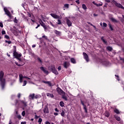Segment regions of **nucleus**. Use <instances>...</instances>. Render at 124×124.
I'll return each mask as SVG.
<instances>
[{
	"instance_id": "obj_1",
	"label": "nucleus",
	"mask_w": 124,
	"mask_h": 124,
	"mask_svg": "<svg viewBox=\"0 0 124 124\" xmlns=\"http://www.w3.org/2000/svg\"><path fill=\"white\" fill-rule=\"evenodd\" d=\"M3 76H4V73L3 71H1L0 72V81L2 90H4V87H5V78H3Z\"/></svg>"
},
{
	"instance_id": "obj_2",
	"label": "nucleus",
	"mask_w": 124,
	"mask_h": 124,
	"mask_svg": "<svg viewBox=\"0 0 124 124\" xmlns=\"http://www.w3.org/2000/svg\"><path fill=\"white\" fill-rule=\"evenodd\" d=\"M14 57L16 58V59H17L19 62H21L22 60L20 58L21 57H22V54H19L17 52H16V49H15L14 50L13 53Z\"/></svg>"
},
{
	"instance_id": "obj_3",
	"label": "nucleus",
	"mask_w": 124,
	"mask_h": 124,
	"mask_svg": "<svg viewBox=\"0 0 124 124\" xmlns=\"http://www.w3.org/2000/svg\"><path fill=\"white\" fill-rule=\"evenodd\" d=\"M50 68L53 73H54L56 75H58V74H59V72H58V71L56 69L55 65H51Z\"/></svg>"
},
{
	"instance_id": "obj_4",
	"label": "nucleus",
	"mask_w": 124,
	"mask_h": 124,
	"mask_svg": "<svg viewBox=\"0 0 124 124\" xmlns=\"http://www.w3.org/2000/svg\"><path fill=\"white\" fill-rule=\"evenodd\" d=\"M112 2L114 3L115 5L118 7V8H121V9H123L124 10V7L121 4L118 3L115 0H112Z\"/></svg>"
},
{
	"instance_id": "obj_5",
	"label": "nucleus",
	"mask_w": 124,
	"mask_h": 124,
	"mask_svg": "<svg viewBox=\"0 0 124 124\" xmlns=\"http://www.w3.org/2000/svg\"><path fill=\"white\" fill-rule=\"evenodd\" d=\"M57 93H58V94L62 95V94H65V92H63L60 87H58L56 89Z\"/></svg>"
},
{
	"instance_id": "obj_6",
	"label": "nucleus",
	"mask_w": 124,
	"mask_h": 124,
	"mask_svg": "<svg viewBox=\"0 0 124 124\" xmlns=\"http://www.w3.org/2000/svg\"><path fill=\"white\" fill-rule=\"evenodd\" d=\"M4 11L6 15L10 18L11 17V13H10V12L6 8H4Z\"/></svg>"
},
{
	"instance_id": "obj_7",
	"label": "nucleus",
	"mask_w": 124,
	"mask_h": 124,
	"mask_svg": "<svg viewBox=\"0 0 124 124\" xmlns=\"http://www.w3.org/2000/svg\"><path fill=\"white\" fill-rule=\"evenodd\" d=\"M40 69L44 72V73H45V74H49V72H48V70L46 69V68H44V67H40Z\"/></svg>"
},
{
	"instance_id": "obj_8",
	"label": "nucleus",
	"mask_w": 124,
	"mask_h": 124,
	"mask_svg": "<svg viewBox=\"0 0 124 124\" xmlns=\"http://www.w3.org/2000/svg\"><path fill=\"white\" fill-rule=\"evenodd\" d=\"M41 22H40V24L42 27H43L45 30V31H46V30H47V26L42 21L41 19H40Z\"/></svg>"
},
{
	"instance_id": "obj_9",
	"label": "nucleus",
	"mask_w": 124,
	"mask_h": 124,
	"mask_svg": "<svg viewBox=\"0 0 124 124\" xmlns=\"http://www.w3.org/2000/svg\"><path fill=\"white\" fill-rule=\"evenodd\" d=\"M83 55L84 56V58L86 61V62H89V56L88 55V54H87V53H86L85 52H83Z\"/></svg>"
},
{
	"instance_id": "obj_10",
	"label": "nucleus",
	"mask_w": 124,
	"mask_h": 124,
	"mask_svg": "<svg viewBox=\"0 0 124 124\" xmlns=\"http://www.w3.org/2000/svg\"><path fill=\"white\" fill-rule=\"evenodd\" d=\"M80 102L81 104H82V105L83 106L85 112L88 113V108H87V107H86V105H85V104H84V102L82 100H80Z\"/></svg>"
},
{
	"instance_id": "obj_11",
	"label": "nucleus",
	"mask_w": 124,
	"mask_h": 124,
	"mask_svg": "<svg viewBox=\"0 0 124 124\" xmlns=\"http://www.w3.org/2000/svg\"><path fill=\"white\" fill-rule=\"evenodd\" d=\"M66 22L68 27H71L72 26V22L69 19L67 18L66 19Z\"/></svg>"
},
{
	"instance_id": "obj_12",
	"label": "nucleus",
	"mask_w": 124,
	"mask_h": 124,
	"mask_svg": "<svg viewBox=\"0 0 124 124\" xmlns=\"http://www.w3.org/2000/svg\"><path fill=\"white\" fill-rule=\"evenodd\" d=\"M51 16L53 17V18H54V19H61V17L55 14H51Z\"/></svg>"
},
{
	"instance_id": "obj_13",
	"label": "nucleus",
	"mask_w": 124,
	"mask_h": 124,
	"mask_svg": "<svg viewBox=\"0 0 124 124\" xmlns=\"http://www.w3.org/2000/svg\"><path fill=\"white\" fill-rule=\"evenodd\" d=\"M43 111L44 113L45 114H48V113H49V109L48 108V107L45 106Z\"/></svg>"
},
{
	"instance_id": "obj_14",
	"label": "nucleus",
	"mask_w": 124,
	"mask_h": 124,
	"mask_svg": "<svg viewBox=\"0 0 124 124\" xmlns=\"http://www.w3.org/2000/svg\"><path fill=\"white\" fill-rule=\"evenodd\" d=\"M63 66L65 68H67V67L69 66V64L68 63V62H65L63 64Z\"/></svg>"
},
{
	"instance_id": "obj_15",
	"label": "nucleus",
	"mask_w": 124,
	"mask_h": 124,
	"mask_svg": "<svg viewBox=\"0 0 124 124\" xmlns=\"http://www.w3.org/2000/svg\"><path fill=\"white\" fill-rule=\"evenodd\" d=\"M43 83H44V84H47L49 87L52 86V83L50 81H43Z\"/></svg>"
},
{
	"instance_id": "obj_16",
	"label": "nucleus",
	"mask_w": 124,
	"mask_h": 124,
	"mask_svg": "<svg viewBox=\"0 0 124 124\" xmlns=\"http://www.w3.org/2000/svg\"><path fill=\"white\" fill-rule=\"evenodd\" d=\"M61 95H62V98L64 99L65 101H67V97L65 96V94H63Z\"/></svg>"
},
{
	"instance_id": "obj_17",
	"label": "nucleus",
	"mask_w": 124,
	"mask_h": 124,
	"mask_svg": "<svg viewBox=\"0 0 124 124\" xmlns=\"http://www.w3.org/2000/svg\"><path fill=\"white\" fill-rule=\"evenodd\" d=\"M54 33L57 35H61L62 34V32L58 31L57 30H54Z\"/></svg>"
},
{
	"instance_id": "obj_18",
	"label": "nucleus",
	"mask_w": 124,
	"mask_h": 124,
	"mask_svg": "<svg viewBox=\"0 0 124 124\" xmlns=\"http://www.w3.org/2000/svg\"><path fill=\"white\" fill-rule=\"evenodd\" d=\"M19 82L20 83L23 82V75L21 74L19 75Z\"/></svg>"
},
{
	"instance_id": "obj_19",
	"label": "nucleus",
	"mask_w": 124,
	"mask_h": 124,
	"mask_svg": "<svg viewBox=\"0 0 124 124\" xmlns=\"http://www.w3.org/2000/svg\"><path fill=\"white\" fill-rule=\"evenodd\" d=\"M34 95H35V94L34 93L33 94H31L29 95V98L30 99H34Z\"/></svg>"
},
{
	"instance_id": "obj_20",
	"label": "nucleus",
	"mask_w": 124,
	"mask_h": 124,
	"mask_svg": "<svg viewBox=\"0 0 124 124\" xmlns=\"http://www.w3.org/2000/svg\"><path fill=\"white\" fill-rule=\"evenodd\" d=\"M110 20L111 21H112V22H113V23H118V20H117V19L114 18L113 17L110 18Z\"/></svg>"
},
{
	"instance_id": "obj_21",
	"label": "nucleus",
	"mask_w": 124,
	"mask_h": 124,
	"mask_svg": "<svg viewBox=\"0 0 124 124\" xmlns=\"http://www.w3.org/2000/svg\"><path fill=\"white\" fill-rule=\"evenodd\" d=\"M47 96H49L50 97H54V95L53 93H46Z\"/></svg>"
},
{
	"instance_id": "obj_22",
	"label": "nucleus",
	"mask_w": 124,
	"mask_h": 124,
	"mask_svg": "<svg viewBox=\"0 0 124 124\" xmlns=\"http://www.w3.org/2000/svg\"><path fill=\"white\" fill-rule=\"evenodd\" d=\"M105 116L106 117H107V118H108V117H109L110 116V113H109V112L108 111H106L105 113Z\"/></svg>"
},
{
	"instance_id": "obj_23",
	"label": "nucleus",
	"mask_w": 124,
	"mask_h": 124,
	"mask_svg": "<svg viewBox=\"0 0 124 124\" xmlns=\"http://www.w3.org/2000/svg\"><path fill=\"white\" fill-rule=\"evenodd\" d=\"M71 62L72 63H76V60H75V59L74 58H71Z\"/></svg>"
},
{
	"instance_id": "obj_24",
	"label": "nucleus",
	"mask_w": 124,
	"mask_h": 124,
	"mask_svg": "<svg viewBox=\"0 0 124 124\" xmlns=\"http://www.w3.org/2000/svg\"><path fill=\"white\" fill-rule=\"evenodd\" d=\"M21 103L24 105L25 107H27V102L24 101H21Z\"/></svg>"
},
{
	"instance_id": "obj_25",
	"label": "nucleus",
	"mask_w": 124,
	"mask_h": 124,
	"mask_svg": "<svg viewBox=\"0 0 124 124\" xmlns=\"http://www.w3.org/2000/svg\"><path fill=\"white\" fill-rule=\"evenodd\" d=\"M114 118L116 119V120L117 121H118V122H119V121H121V118H120V117L119 116H115Z\"/></svg>"
},
{
	"instance_id": "obj_26",
	"label": "nucleus",
	"mask_w": 124,
	"mask_h": 124,
	"mask_svg": "<svg viewBox=\"0 0 124 124\" xmlns=\"http://www.w3.org/2000/svg\"><path fill=\"white\" fill-rule=\"evenodd\" d=\"M104 38V37L103 36L101 37V39L103 41V42L105 43V44H106V43H107V41H105V40Z\"/></svg>"
},
{
	"instance_id": "obj_27",
	"label": "nucleus",
	"mask_w": 124,
	"mask_h": 124,
	"mask_svg": "<svg viewBox=\"0 0 124 124\" xmlns=\"http://www.w3.org/2000/svg\"><path fill=\"white\" fill-rule=\"evenodd\" d=\"M108 26L110 30L114 31V29H113V27H112V24H111V23L108 24Z\"/></svg>"
},
{
	"instance_id": "obj_28",
	"label": "nucleus",
	"mask_w": 124,
	"mask_h": 124,
	"mask_svg": "<svg viewBox=\"0 0 124 124\" xmlns=\"http://www.w3.org/2000/svg\"><path fill=\"white\" fill-rule=\"evenodd\" d=\"M114 112L116 114H120V111H119V109L117 108L114 109Z\"/></svg>"
},
{
	"instance_id": "obj_29",
	"label": "nucleus",
	"mask_w": 124,
	"mask_h": 124,
	"mask_svg": "<svg viewBox=\"0 0 124 124\" xmlns=\"http://www.w3.org/2000/svg\"><path fill=\"white\" fill-rule=\"evenodd\" d=\"M60 105L61 106V107H63L64 106V103H63L62 101L60 102Z\"/></svg>"
},
{
	"instance_id": "obj_30",
	"label": "nucleus",
	"mask_w": 124,
	"mask_h": 124,
	"mask_svg": "<svg viewBox=\"0 0 124 124\" xmlns=\"http://www.w3.org/2000/svg\"><path fill=\"white\" fill-rule=\"evenodd\" d=\"M107 50H108V51H112V50H113V48L111 46H108L107 47Z\"/></svg>"
},
{
	"instance_id": "obj_31",
	"label": "nucleus",
	"mask_w": 124,
	"mask_h": 124,
	"mask_svg": "<svg viewBox=\"0 0 124 124\" xmlns=\"http://www.w3.org/2000/svg\"><path fill=\"white\" fill-rule=\"evenodd\" d=\"M82 8L84 9V10H86V9H87V6H86L85 4H82Z\"/></svg>"
},
{
	"instance_id": "obj_32",
	"label": "nucleus",
	"mask_w": 124,
	"mask_h": 124,
	"mask_svg": "<svg viewBox=\"0 0 124 124\" xmlns=\"http://www.w3.org/2000/svg\"><path fill=\"white\" fill-rule=\"evenodd\" d=\"M64 6L65 8H69V5L68 4H65L64 5Z\"/></svg>"
},
{
	"instance_id": "obj_33",
	"label": "nucleus",
	"mask_w": 124,
	"mask_h": 124,
	"mask_svg": "<svg viewBox=\"0 0 124 124\" xmlns=\"http://www.w3.org/2000/svg\"><path fill=\"white\" fill-rule=\"evenodd\" d=\"M58 25H62V21L60 19H58Z\"/></svg>"
},
{
	"instance_id": "obj_34",
	"label": "nucleus",
	"mask_w": 124,
	"mask_h": 124,
	"mask_svg": "<svg viewBox=\"0 0 124 124\" xmlns=\"http://www.w3.org/2000/svg\"><path fill=\"white\" fill-rule=\"evenodd\" d=\"M103 27H104V28H106V27H107V24H106V23L105 22H104L103 23Z\"/></svg>"
},
{
	"instance_id": "obj_35",
	"label": "nucleus",
	"mask_w": 124,
	"mask_h": 124,
	"mask_svg": "<svg viewBox=\"0 0 124 124\" xmlns=\"http://www.w3.org/2000/svg\"><path fill=\"white\" fill-rule=\"evenodd\" d=\"M64 111H62V112L61 113V116H62V117H64Z\"/></svg>"
},
{
	"instance_id": "obj_36",
	"label": "nucleus",
	"mask_w": 124,
	"mask_h": 124,
	"mask_svg": "<svg viewBox=\"0 0 124 124\" xmlns=\"http://www.w3.org/2000/svg\"><path fill=\"white\" fill-rule=\"evenodd\" d=\"M42 122V119L39 118L38 120V123H39V124H41Z\"/></svg>"
},
{
	"instance_id": "obj_37",
	"label": "nucleus",
	"mask_w": 124,
	"mask_h": 124,
	"mask_svg": "<svg viewBox=\"0 0 124 124\" xmlns=\"http://www.w3.org/2000/svg\"><path fill=\"white\" fill-rule=\"evenodd\" d=\"M26 85H27V81L26 80H24V81H23V86H26Z\"/></svg>"
},
{
	"instance_id": "obj_38",
	"label": "nucleus",
	"mask_w": 124,
	"mask_h": 124,
	"mask_svg": "<svg viewBox=\"0 0 124 124\" xmlns=\"http://www.w3.org/2000/svg\"><path fill=\"white\" fill-rule=\"evenodd\" d=\"M37 60L39 62H40L42 63V60H41V59H40V58L38 57L37 58Z\"/></svg>"
},
{
	"instance_id": "obj_39",
	"label": "nucleus",
	"mask_w": 124,
	"mask_h": 124,
	"mask_svg": "<svg viewBox=\"0 0 124 124\" xmlns=\"http://www.w3.org/2000/svg\"><path fill=\"white\" fill-rule=\"evenodd\" d=\"M22 115L23 117H24L25 116V115H26V112L25 111H23L22 112Z\"/></svg>"
},
{
	"instance_id": "obj_40",
	"label": "nucleus",
	"mask_w": 124,
	"mask_h": 124,
	"mask_svg": "<svg viewBox=\"0 0 124 124\" xmlns=\"http://www.w3.org/2000/svg\"><path fill=\"white\" fill-rule=\"evenodd\" d=\"M5 38H6V39H9V36L7 35H5Z\"/></svg>"
},
{
	"instance_id": "obj_41",
	"label": "nucleus",
	"mask_w": 124,
	"mask_h": 124,
	"mask_svg": "<svg viewBox=\"0 0 124 124\" xmlns=\"http://www.w3.org/2000/svg\"><path fill=\"white\" fill-rule=\"evenodd\" d=\"M5 43H8V44H11V41H8L6 40Z\"/></svg>"
},
{
	"instance_id": "obj_42",
	"label": "nucleus",
	"mask_w": 124,
	"mask_h": 124,
	"mask_svg": "<svg viewBox=\"0 0 124 124\" xmlns=\"http://www.w3.org/2000/svg\"><path fill=\"white\" fill-rule=\"evenodd\" d=\"M1 33L2 34H6V32H5V31H1Z\"/></svg>"
},
{
	"instance_id": "obj_43",
	"label": "nucleus",
	"mask_w": 124,
	"mask_h": 124,
	"mask_svg": "<svg viewBox=\"0 0 124 124\" xmlns=\"http://www.w3.org/2000/svg\"><path fill=\"white\" fill-rule=\"evenodd\" d=\"M93 3L94 4V5H96V6H99V5H98V4H97L96 3L94 2V1H93Z\"/></svg>"
},
{
	"instance_id": "obj_44",
	"label": "nucleus",
	"mask_w": 124,
	"mask_h": 124,
	"mask_svg": "<svg viewBox=\"0 0 124 124\" xmlns=\"http://www.w3.org/2000/svg\"><path fill=\"white\" fill-rule=\"evenodd\" d=\"M0 27L1 28H3V25L2 24V23L0 22Z\"/></svg>"
},
{
	"instance_id": "obj_45",
	"label": "nucleus",
	"mask_w": 124,
	"mask_h": 124,
	"mask_svg": "<svg viewBox=\"0 0 124 124\" xmlns=\"http://www.w3.org/2000/svg\"><path fill=\"white\" fill-rule=\"evenodd\" d=\"M76 3H77L78 4H79L80 2L79 1V0H76Z\"/></svg>"
},
{
	"instance_id": "obj_46",
	"label": "nucleus",
	"mask_w": 124,
	"mask_h": 124,
	"mask_svg": "<svg viewBox=\"0 0 124 124\" xmlns=\"http://www.w3.org/2000/svg\"><path fill=\"white\" fill-rule=\"evenodd\" d=\"M15 23H18V20H17V19L16 18V17H15Z\"/></svg>"
},
{
	"instance_id": "obj_47",
	"label": "nucleus",
	"mask_w": 124,
	"mask_h": 124,
	"mask_svg": "<svg viewBox=\"0 0 124 124\" xmlns=\"http://www.w3.org/2000/svg\"><path fill=\"white\" fill-rule=\"evenodd\" d=\"M115 77H117V80L118 81H120V79H119V76L115 75Z\"/></svg>"
},
{
	"instance_id": "obj_48",
	"label": "nucleus",
	"mask_w": 124,
	"mask_h": 124,
	"mask_svg": "<svg viewBox=\"0 0 124 124\" xmlns=\"http://www.w3.org/2000/svg\"><path fill=\"white\" fill-rule=\"evenodd\" d=\"M16 65L18 66H21V64H19L18 62H16Z\"/></svg>"
},
{
	"instance_id": "obj_49",
	"label": "nucleus",
	"mask_w": 124,
	"mask_h": 124,
	"mask_svg": "<svg viewBox=\"0 0 124 124\" xmlns=\"http://www.w3.org/2000/svg\"><path fill=\"white\" fill-rule=\"evenodd\" d=\"M39 96L38 95H36L35 96H34V98H38Z\"/></svg>"
},
{
	"instance_id": "obj_50",
	"label": "nucleus",
	"mask_w": 124,
	"mask_h": 124,
	"mask_svg": "<svg viewBox=\"0 0 124 124\" xmlns=\"http://www.w3.org/2000/svg\"><path fill=\"white\" fill-rule=\"evenodd\" d=\"M17 97L18 98H20V97H21V93H18V94Z\"/></svg>"
},
{
	"instance_id": "obj_51",
	"label": "nucleus",
	"mask_w": 124,
	"mask_h": 124,
	"mask_svg": "<svg viewBox=\"0 0 124 124\" xmlns=\"http://www.w3.org/2000/svg\"><path fill=\"white\" fill-rule=\"evenodd\" d=\"M42 38H45V39H47V36H45V35H44L42 36Z\"/></svg>"
},
{
	"instance_id": "obj_52",
	"label": "nucleus",
	"mask_w": 124,
	"mask_h": 124,
	"mask_svg": "<svg viewBox=\"0 0 124 124\" xmlns=\"http://www.w3.org/2000/svg\"><path fill=\"white\" fill-rule=\"evenodd\" d=\"M54 115H55V116H58L59 115V113H58L57 112H54Z\"/></svg>"
},
{
	"instance_id": "obj_53",
	"label": "nucleus",
	"mask_w": 124,
	"mask_h": 124,
	"mask_svg": "<svg viewBox=\"0 0 124 124\" xmlns=\"http://www.w3.org/2000/svg\"><path fill=\"white\" fill-rule=\"evenodd\" d=\"M21 124H27V122H22L21 123Z\"/></svg>"
},
{
	"instance_id": "obj_54",
	"label": "nucleus",
	"mask_w": 124,
	"mask_h": 124,
	"mask_svg": "<svg viewBox=\"0 0 124 124\" xmlns=\"http://www.w3.org/2000/svg\"><path fill=\"white\" fill-rule=\"evenodd\" d=\"M58 69L59 71L61 70V69H62V67L61 66H59L58 68Z\"/></svg>"
},
{
	"instance_id": "obj_55",
	"label": "nucleus",
	"mask_w": 124,
	"mask_h": 124,
	"mask_svg": "<svg viewBox=\"0 0 124 124\" xmlns=\"http://www.w3.org/2000/svg\"><path fill=\"white\" fill-rule=\"evenodd\" d=\"M21 118H22V117L21 116V115H18V116H17V119H21Z\"/></svg>"
},
{
	"instance_id": "obj_56",
	"label": "nucleus",
	"mask_w": 124,
	"mask_h": 124,
	"mask_svg": "<svg viewBox=\"0 0 124 124\" xmlns=\"http://www.w3.org/2000/svg\"><path fill=\"white\" fill-rule=\"evenodd\" d=\"M55 111H56V112H59V110H58V108H55Z\"/></svg>"
},
{
	"instance_id": "obj_57",
	"label": "nucleus",
	"mask_w": 124,
	"mask_h": 124,
	"mask_svg": "<svg viewBox=\"0 0 124 124\" xmlns=\"http://www.w3.org/2000/svg\"><path fill=\"white\" fill-rule=\"evenodd\" d=\"M105 0V1H106L107 2H108V3L110 2V0Z\"/></svg>"
},
{
	"instance_id": "obj_58",
	"label": "nucleus",
	"mask_w": 124,
	"mask_h": 124,
	"mask_svg": "<svg viewBox=\"0 0 124 124\" xmlns=\"http://www.w3.org/2000/svg\"><path fill=\"white\" fill-rule=\"evenodd\" d=\"M46 124H51L50 123V122L46 121Z\"/></svg>"
},
{
	"instance_id": "obj_59",
	"label": "nucleus",
	"mask_w": 124,
	"mask_h": 124,
	"mask_svg": "<svg viewBox=\"0 0 124 124\" xmlns=\"http://www.w3.org/2000/svg\"><path fill=\"white\" fill-rule=\"evenodd\" d=\"M35 119H38V118H39V116H38L37 115H35Z\"/></svg>"
},
{
	"instance_id": "obj_60",
	"label": "nucleus",
	"mask_w": 124,
	"mask_h": 124,
	"mask_svg": "<svg viewBox=\"0 0 124 124\" xmlns=\"http://www.w3.org/2000/svg\"><path fill=\"white\" fill-rule=\"evenodd\" d=\"M28 16H29V17L31 16V14H30V13H28Z\"/></svg>"
},
{
	"instance_id": "obj_61",
	"label": "nucleus",
	"mask_w": 124,
	"mask_h": 124,
	"mask_svg": "<svg viewBox=\"0 0 124 124\" xmlns=\"http://www.w3.org/2000/svg\"><path fill=\"white\" fill-rule=\"evenodd\" d=\"M50 25H51V26H52V27H55V26L54 25V24H53V23L50 22Z\"/></svg>"
},
{
	"instance_id": "obj_62",
	"label": "nucleus",
	"mask_w": 124,
	"mask_h": 124,
	"mask_svg": "<svg viewBox=\"0 0 124 124\" xmlns=\"http://www.w3.org/2000/svg\"><path fill=\"white\" fill-rule=\"evenodd\" d=\"M35 45H33L32 46V48H34L35 47Z\"/></svg>"
},
{
	"instance_id": "obj_63",
	"label": "nucleus",
	"mask_w": 124,
	"mask_h": 124,
	"mask_svg": "<svg viewBox=\"0 0 124 124\" xmlns=\"http://www.w3.org/2000/svg\"><path fill=\"white\" fill-rule=\"evenodd\" d=\"M121 61H123V62H124V58H122V59H121Z\"/></svg>"
},
{
	"instance_id": "obj_64",
	"label": "nucleus",
	"mask_w": 124,
	"mask_h": 124,
	"mask_svg": "<svg viewBox=\"0 0 124 124\" xmlns=\"http://www.w3.org/2000/svg\"><path fill=\"white\" fill-rule=\"evenodd\" d=\"M9 124H12V122H11V121H10L9 122Z\"/></svg>"
}]
</instances>
